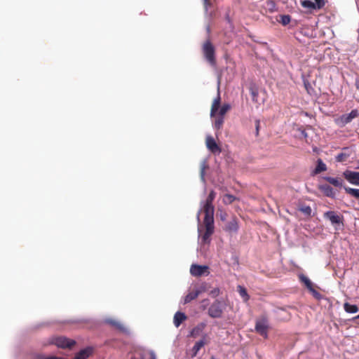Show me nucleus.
Instances as JSON below:
<instances>
[{
	"label": "nucleus",
	"instance_id": "1",
	"mask_svg": "<svg viewBox=\"0 0 359 359\" xmlns=\"http://www.w3.org/2000/svg\"><path fill=\"white\" fill-rule=\"evenodd\" d=\"M202 53L205 60L212 67L216 66L215 48L210 39H207L202 45Z\"/></svg>",
	"mask_w": 359,
	"mask_h": 359
},
{
	"label": "nucleus",
	"instance_id": "2",
	"mask_svg": "<svg viewBox=\"0 0 359 359\" xmlns=\"http://www.w3.org/2000/svg\"><path fill=\"white\" fill-rule=\"evenodd\" d=\"M325 219L330 220L331 224L334 226L336 231L341 229V226H344V217L343 215L337 213L335 211H327L323 214Z\"/></svg>",
	"mask_w": 359,
	"mask_h": 359
},
{
	"label": "nucleus",
	"instance_id": "3",
	"mask_svg": "<svg viewBox=\"0 0 359 359\" xmlns=\"http://www.w3.org/2000/svg\"><path fill=\"white\" fill-rule=\"evenodd\" d=\"M255 329L259 334L266 339L269 329V323L267 317L263 316L257 319Z\"/></svg>",
	"mask_w": 359,
	"mask_h": 359
},
{
	"label": "nucleus",
	"instance_id": "4",
	"mask_svg": "<svg viewBox=\"0 0 359 359\" xmlns=\"http://www.w3.org/2000/svg\"><path fill=\"white\" fill-rule=\"evenodd\" d=\"M223 313V306L221 302L216 300L208 309V315L213 318H221Z\"/></svg>",
	"mask_w": 359,
	"mask_h": 359
},
{
	"label": "nucleus",
	"instance_id": "5",
	"mask_svg": "<svg viewBox=\"0 0 359 359\" xmlns=\"http://www.w3.org/2000/svg\"><path fill=\"white\" fill-rule=\"evenodd\" d=\"M302 6L310 11L320 9L325 6L324 0H302Z\"/></svg>",
	"mask_w": 359,
	"mask_h": 359
},
{
	"label": "nucleus",
	"instance_id": "6",
	"mask_svg": "<svg viewBox=\"0 0 359 359\" xmlns=\"http://www.w3.org/2000/svg\"><path fill=\"white\" fill-rule=\"evenodd\" d=\"M53 343L57 347L65 348H72L75 345L76 341L73 339H69L65 337H58L53 339Z\"/></svg>",
	"mask_w": 359,
	"mask_h": 359
},
{
	"label": "nucleus",
	"instance_id": "7",
	"mask_svg": "<svg viewBox=\"0 0 359 359\" xmlns=\"http://www.w3.org/2000/svg\"><path fill=\"white\" fill-rule=\"evenodd\" d=\"M358 116V112L356 109L352 110L349 114H344L337 119L336 122L338 125L344 126L350 123L353 118Z\"/></svg>",
	"mask_w": 359,
	"mask_h": 359
},
{
	"label": "nucleus",
	"instance_id": "8",
	"mask_svg": "<svg viewBox=\"0 0 359 359\" xmlns=\"http://www.w3.org/2000/svg\"><path fill=\"white\" fill-rule=\"evenodd\" d=\"M208 269V266L192 264L190 268V273L194 276L199 277L204 274H209Z\"/></svg>",
	"mask_w": 359,
	"mask_h": 359
},
{
	"label": "nucleus",
	"instance_id": "9",
	"mask_svg": "<svg viewBox=\"0 0 359 359\" xmlns=\"http://www.w3.org/2000/svg\"><path fill=\"white\" fill-rule=\"evenodd\" d=\"M203 211L205 213L203 223H214V211L213 205L204 203Z\"/></svg>",
	"mask_w": 359,
	"mask_h": 359
},
{
	"label": "nucleus",
	"instance_id": "10",
	"mask_svg": "<svg viewBox=\"0 0 359 359\" xmlns=\"http://www.w3.org/2000/svg\"><path fill=\"white\" fill-rule=\"evenodd\" d=\"M205 232L201 236V241L203 243H209L210 241V236L214 233V223H204Z\"/></svg>",
	"mask_w": 359,
	"mask_h": 359
},
{
	"label": "nucleus",
	"instance_id": "11",
	"mask_svg": "<svg viewBox=\"0 0 359 359\" xmlns=\"http://www.w3.org/2000/svg\"><path fill=\"white\" fill-rule=\"evenodd\" d=\"M207 148L213 154H220L222 150L212 136H208L205 140Z\"/></svg>",
	"mask_w": 359,
	"mask_h": 359
},
{
	"label": "nucleus",
	"instance_id": "12",
	"mask_svg": "<svg viewBox=\"0 0 359 359\" xmlns=\"http://www.w3.org/2000/svg\"><path fill=\"white\" fill-rule=\"evenodd\" d=\"M206 337L207 335L205 334L201 340L196 342L191 349V358L196 357L201 348H203L205 344L208 343V341L206 339Z\"/></svg>",
	"mask_w": 359,
	"mask_h": 359
},
{
	"label": "nucleus",
	"instance_id": "13",
	"mask_svg": "<svg viewBox=\"0 0 359 359\" xmlns=\"http://www.w3.org/2000/svg\"><path fill=\"white\" fill-rule=\"evenodd\" d=\"M344 175L351 184L359 185V172L346 170Z\"/></svg>",
	"mask_w": 359,
	"mask_h": 359
},
{
	"label": "nucleus",
	"instance_id": "14",
	"mask_svg": "<svg viewBox=\"0 0 359 359\" xmlns=\"http://www.w3.org/2000/svg\"><path fill=\"white\" fill-rule=\"evenodd\" d=\"M93 352L92 347H86L77 353L73 359H87L93 354Z\"/></svg>",
	"mask_w": 359,
	"mask_h": 359
},
{
	"label": "nucleus",
	"instance_id": "15",
	"mask_svg": "<svg viewBox=\"0 0 359 359\" xmlns=\"http://www.w3.org/2000/svg\"><path fill=\"white\" fill-rule=\"evenodd\" d=\"M224 229L228 232H236L238 229V219L236 217L231 218L226 224Z\"/></svg>",
	"mask_w": 359,
	"mask_h": 359
},
{
	"label": "nucleus",
	"instance_id": "16",
	"mask_svg": "<svg viewBox=\"0 0 359 359\" xmlns=\"http://www.w3.org/2000/svg\"><path fill=\"white\" fill-rule=\"evenodd\" d=\"M319 189L323 194L327 197L334 198L335 196V191L328 184H321L319 186Z\"/></svg>",
	"mask_w": 359,
	"mask_h": 359
},
{
	"label": "nucleus",
	"instance_id": "17",
	"mask_svg": "<svg viewBox=\"0 0 359 359\" xmlns=\"http://www.w3.org/2000/svg\"><path fill=\"white\" fill-rule=\"evenodd\" d=\"M203 291V290L196 289L189 292L184 297V304L189 303L192 300L196 299Z\"/></svg>",
	"mask_w": 359,
	"mask_h": 359
},
{
	"label": "nucleus",
	"instance_id": "18",
	"mask_svg": "<svg viewBox=\"0 0 359 359\" xmlns=\"http://www.w3.org/2000/svg\"><path fill=\"white\" fill-rule=\"evenodd\" d=\"M205 327H206V323H201L198 324L195 327H194L191 330V331L190 332V337L196 338V337L200 336Z\"/></svg>",
	"mask_w": 359,
	"mask_h": 359
},
{
	"label": "nucleus",
	"instance_id": "19",
	"mask_svg": "<svg viewBox=\"0 0 359 359\" xmlns=\"http://www.w3.org/2000/svg\"><path fill=\"white\" fill-rule=\"evenodd\" d=\"M220 103H221V97L219 93L217 94V96L216 98H215L212 106H211V110H210V116H215L216 113L219 110L220 107Z\"/></svg>",
	"mask_w": 359,
	"mask_h": 359
},
{
	"label": "nucleus",
	"instance_id": "20",
	"mask_svg": "<svg viewBox=\"0 0 359 359\" xmlns=\"http://www.w3.org/2000/svg\"><path fill=\"white\" fill-rule=\"evenodd\" d=\"M186 319L187 316L184 313L177 311L174 316V324L177 327H178Z\"/></svg>",
	"mask_w": 359,
	"mask_h": 359
},
{
	"label": "nucleus",
	"instance_id": "21",
	"mask_svg": "<svg viewBox=\"0 0 359 359\" xmlns=\"http://www.w3.org/2000/svg\"><path fill=\"white\" fill-rule=\"evenodd\" d=\"M325 180L329 182L330 184H332L333 186L336 187H341L343 184V180L341 178L339 177H325Z\"/></svg>",
	"mask_w": 359,
	"mask_h": 359
},
{
	"label": "nucleus",
	"instance_id": "22",
	"mask_svg": "<svg viewBox=\"0 0 359 359\" xmlns=\"http://www.w3.org/2000/svg\"><path fill=\"white\" fill-rule=\"evenodd\" d=\"M325 170H327V165H325V163H323L322 159L318 158L317 160L316 167L315 170H313V174L317 175V174H319Z\"/></svg>",
	"mask_w": 359,
	"mask_h": 359
},
{
	"label": "nucleus",
	"instance_id": "23",
	"mask_svg": "<svg viewBox=\"0 0 359 359\" xmlns=\"http://www.w3.org/2000/svg\"><path fill=\"white\" fill-rule=\"evenodd\" d=\"M214 1L215 0H203L205 11L210 13V15L212 14L214 10Z\"/></svg>",
	"mask_w": 359,
	"mask_h": 359
},
{
	"label": "nucleus",
	"instance_id": "24",
	"mask_svg": "<svg viewBox=\"0 0 359 359\" xmlns=\"http://www.w3.org/2000/svg\"><path fill=\"white\" fill-rule=\"evenodd\" d=\"M265 12L273 13L276 11V4L273 1L268 0L265 2V5L262 7Z\"/></svg>",
	"mask_w": 359,
	"mask_h": 359
},
{
	"label": "nucleus",
	"instance_id": "25",
	"mask_svg": "<svg viewBox=\"0 0 359 359\" xmlns=\"http://www.w3.org/2000/svg\"><path fill=\"white\" fill-rule=\"evenodd\" d=\"M344 309L349 313H355L358 311V307L355 304H351L348 302L344 304Z\"/></svg>",
	"mask_w": 359,
	"mask_h": 359
},
{
	"label": "nucleus",
	"instance_id": "26",
	"mask_svg": "<svg viewBox=\"0 0 359 359\" xmlns=\"http://www.w3.org/2000/svg\"><path fill=\"white\" fill-rule=\"evenodd\" d=\"M298 210L307 217H311L312 210L309 205L305 204H300L298 207Z\"/></svg>",
	"mask_w": 359,
	"mask_h": 359
},
{
	"label": "nucleus",
	"instance_id": "27",
	"mask_svg": "<svg viewBox=\"0 0 359 359\" xmlns=\"http://www.w3.org/2000/svg\"><path fill=\"white\" fill-rule=\"evenodd\" d=\"M237 288H238V292L239 294L241 295V297L243 299V301L244 302L248 301L250 299V296L248 294L247 290L241 285H238Z\"/></svg>",
	"mask_w": 359,
	"mask_h": 359
},
{
	"label": "nucleus",
	"instance_id": "28",
	"mask_svg": "<svg viewBox=\"0 0 359 359\" xmlns=\"http://www.w3.org/2000/svg\"><path fill=\"white\" fill-rule=\"evenodd\" d=\"M299 279L301 282H302L305 285L307 289H309V290H313V283H311L309 278H307L304 275H301L299 276Z\"/></svg>",
	"mask_w": 359,
	"mask_h": 359
},
{
	"label": "nucleus",
	"instance_id": "29",
	"mask_svg": "<svg viewBox=\"0 0 359 359\" xmlns=\"http://www.w3.org/2000/svg\"><path fill=\"white\" fill-rule=\"evenodd\" d=\"M135 356L132 357L130 359H146L147 352L141 348L135 351Z\"/></svg>",
	"mask_w": 359,
	"mask_h": 359
},
{
	"label": "nucleus",
	"instance_id": "30",
	"mask_svg": "<svg viewBox=\"0 0 359 359\" xmlns=\"http://www.w3.org/2000/svg\"><path fill=\"white\" fill-rule=\"evenodd\" d=\"M236 199L233 195L226 194L223 196L222 201L224 204H231Z\"/></svg>",
	"mask_w": 359,
	"mask_h": 359
},
{
	"label": "nucleus",
	"instance_id": "31",
	"mask_svg": "<svg viewBox=\"0 0 359 359\" xmlns=\"http://www.w3.org/2000/svg\"><path fill=\"white\" fill-rule=\"evenodd\" d=\"M344 189L347 194L355 197V198H359V189L350 187H345Z\"/></svg>",
	"mask_w": 359,
	"mask_h": 359
},
{
	"label": "nucleus",
	"instance_id": "32",
	"mask_svg": "<svg viewBox=\"0 0 359 359\" xmlns=\"http://www.w3.org/2000/svg\"><path fill=\"white\" fill-rule=\"evenodd\" d=\"M224 123V117L219 116L215 119L214 127L217 130H220L223 126Z\"/></svg>",
	"mask_w": 359,
	"mask_h": 359
},
{
	"label": "nucleus",
	"instance_id": "33",
	"mask_svg": "<svg viewBox=\"0 0 359 359\" xmlns=\"http://www.w3.org/2000/svg\"><path fill=\"white\" fill-rule=\"evenodd\" d=\"M280 20L279 22H280L283 25H288L291 21V18L288 15H282L280 16Z\"/></svg>",
	"mask_w": 359,
	"mask_h": 359
},
{
	"label": "nucleus",
	"instance_id": "34",
	"mask_svg": "<svg viewBox=\"0 0 359 359\" xmlns=\"http://www.w3.org/2000/svg\"><path fill=\"white\" fill-rule=\"evenodd\" d=\"M215 196H216V193L214 191L212 190L209 193V195L208 196V197H207V198L205 200V204H209V205H212V203H213V201H214Z\"/></svg>",
	"mask_w": 359,
	"mask_h": 359
},
{
	"label": "nucleus",
	"instance_id": "35",
	"mask_svg": "<svg viewBox=\"0 0 359 359\" xmlns=\"http://www.w3.org/2000/svg\"><path fill=\"white\" fill-rule=\"evenodd\" d=\"M207 168H208V165H207L206 163L203 161L201 164V169H200V175H201V178L203 182H205V170Z\"/></svg>",
	"mask_w": 359,
	"mask_h": 359
},
{
	"label": "nucleus",
	"instance_id": "36",
	"mask_svg": "<svg viewBox=\"0 0 359 359\" xmlns=\"http://www.w3.org/2000/svg\"><path fill=\"white\" fill-rule=\"evenodd\" d=\"M230 108H231V106L229 104H223L219 108V115L221 116H223L230 109Z\"/></svg>",
	"mask_w": 359,
	"mask_h": 359
},
{
	"label": "nucleus",
	"instance_id": "37",
	"mask_svg": "<svg viewBox=\"0 0 359 359\" xmlns=\"http://www.w3.org/2000/svg\"><path fill=\"white\" fill-rule=\"evenodd\" d=\"M109 323L121 330H123V325L116 320H109Z\"/></svg>",
	"mask_w": 359,
	"mask_h": 359
},
{
	"label": "nucleus",
	"instance_id": "38",
	"mask_svg": "<svg viewBox=\"0 0 359 359\" xmlns=\"http://www.w3.org/2000/svg\"><path fill=\"white\" fill-rule=\"evenodd\" d=\"M304 84V87H305L307 93L309 94H311L312 92L313 91V89L312 88L310 83L309 81H305Z\"/></svg>",
	"mask_w": 359,
	"mask_h": 359
},
{
	"label": "nucleus",
	"instance_id": "39",
	"mask_svg": "<svg viewBox=\"0 0 359 359\" xmlns=\"http://www.w3.org/2000/svg\"><path fill=\"white\" fill-rule=\"evenodd\" d=\"M347 158V156L345 154H343V153H340L337 156H336V160L338 161V162H341V161H344Z\"/></svg>",
	"mask_w": 359,
	"mask_h": 359
},
{
	"label": "nucleus",
	"instance_id": "40",
	"mask_svg": "<svg viewBox=\"0 0 359 359\" xmlns=\"http://www.w3.org/2000/svg\"><path fill=\"white\" fill-rule=\"evenodd\" d=\"M250 93H251V95H252V101H254V102H257V95H258V91H257V90L252 88V89L250 90Z\"/></svg>",
	"mask_w": 359,
	"mask_h": 359
},
{
	"label": "nucleus",
	"instance_id": "41",
	"mask_svg": "<svg viewBox=\"0 0 359 359\" xmlns=\"http://www.w3.org/2000/svg\"><path fill=\"white\" fill-rule=\"evenodd\" d=\"M219 289L218 287H215L210 291V294L213 297H217L219 294Z\"/></svg>",
	"mask_w": 359,
	"mask_h": 359
},
{
	"label": "nucleus",
	"instance_id": "42",
	"mask_svg": "<svg viewBox=\"0 0 359 359\" xmlns=\"http://www.w3.org/2000/svg\"><path fill=\"white\" fill-rule=\"evenodd\" d=\"M41 359H66L65 358L50 356V357H42Z\"/></svg>",
	"mask_w": 359,
	"mask_h": 359
},
{
	"label": "nucleus",
	"instance_id": "43",
	"mask_svg": "<svg viewBox=\"0 0 359 359\" xmlns=\"http://www.w3.org/2000/svg\"><path fill=\"white\" fill-rule=\"evenodd\" d=\"M310 291L313 293V295H314V297H318L320 295V293H319V292H317L316 290H315L314 289H313V290H310Z\"/></svg>",
	"mask_w": 359,
	"mask_h": 359
},
{
	"label": "nucleus",
	"instance_id": "44",
	"mask_svg": "<svg viewBox=\"0 0 359 359\" xmlns=\"http://www.w3.org/2000/svg\"><path fill=\"white\" fill-rule=\"evenodd\" d=\"M259 121H256V133L258 135L259 133Z\"/></svg>",
	"mask_w": 359,
	"mask_h": 359
},
{
	"label": "nucleus",
	"instance_id": "45",
	"mask_svg": "<svg viewBox=\"0 0 359 359\" xmlns=\"http://www.w3.org/2000/svg\"><path fill=\"white\" fill-rule=\"evenodd\" d=\"M150 359H156L155 355L153 352L149 353Z\"/></svg>",
	"mask_w": 359,
	"mask_h": 359
},
{
	"label": "nucleus",
	"instance_id": "46",
	"mask_svg": "<svg viewBox=\"0 0 359 359\" xmlns=\"http://www.w3.org/2000/svg\"><path fill=\"white\" fill-rule=\"evenodd\" d=\"M355 319H359V314L355 317Z\"/></svg>",
	"mask_w": 359,
	"mask_h": 359
},
{
	"label": "nucleus",
	"instance_id": "47",
	"mask_svg": "<svg viewBox=\"0 0 359 359\" xmlns=\"http://www.w3.org/2000/svg\"><path fill=\"white\" fill-rule=\"evenodd\" d=\"M210 359H215V358L214 356H212Z\"/></svg>",
	"mask_w": 359,
	"mask_h": 359
}]
</instances>
